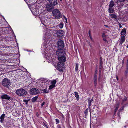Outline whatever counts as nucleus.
<instances>
[{
    "instance_id": "1",
    "label": "nucleus",
    "mask_w": 128,
    "mask_h": 128,
    "mask_svg": "<svg viewBox=\"0 0 128 128\" xmlns=\"http://www.w3.org/2000/svg\"><path fill=\"white\" fill-rule=\"evenodd\" d=\"M66 56L58 58L59 62L58 64V66L59 70L60 72H63V71L64 65V62H66Z\"/></svg>"
},
{
    "instance_id": "2",
    "label": "nucleus",
    "mask_w": 128,
    "mask_h": 128,
    "mask_svg": "<svg viewBox=\"0 0 128 128\" xmlns=\"http://www.w3.org/2000/svg\"><path fill=\"white\" fill-rule=\"evenodd\" d=\"M52 13L53 16L56 19H58L62 17V14L58 9L54 10L52 12Z\"/></svg>"
},
{
    "instance_id": "3",
    "label": "nucleus",
    "mask_w": 128,
    "mask_h": 128,
    "mask_svg": "<svg viewBox=\"0 0 128 128\" xmlns=\"http://www.w3.org/2000/svg\"><path fill=\"white\" fill-rule=\"evenodd\" d=\"M27 93V91L25 90L22 88L18 89L16 92V94L20 96H26Z\"/></svg>"
},
{
    "instance_id": "4",
    "label": "nucleus",
    "mask_w": 128,
    "mask_h": 128,
    "mask_svg": "<svg viewBox=\"0 0 128 128\" xmlns=\"http://www.w3.org/2000/svg\"><path fill=\"white\" fill-rule=\"evenodd\" d=\"M56 45L58 49L62 50L64 47V42L61 40H59L57 42Z\"/></svg>"
},
{
    "instance_id": "5",
    "label": "nucleus",
    "mask_w": 128,
    "mask_h": 128,
    "mask_svg": "<svg viewBox=\"0 0 128 128\" xmlns=\"http://www.w3.org/2000/svg\"><path fill=\"white\" fill-rule=\"evenodd\" d=\"M56 55L59 58L64 56H66V53L62 50L58 49L56 51Z\"/></svg>"
},
{
    "instance_id": "6",
    "label": "nucleus",
    "mask_w": 128,
    "mask_h": 128,
    "mask_svg": "<svg viewBox=\"0 0 128 128\" xmlns=\"http://www.w3.org/2000/svg\"><path fill=\"white\" fill-rule=\"evenodd\" d=\"M57 37L60 39H62L64 35V32L61 30H58L56 33Z\"/></svg>"
},
{
    "instance_id": "7",
    "label": "nucleus",
    "mask_w": 128,
    "mask_h": 128,
    "mask_svg": "<svg viewBox=\"0 0 128 128\" xmlns=\"http://www.w3.org/2000/svg\"><path fill=\"white\" fill-rule=\"evenodd\" d=\"M10 84V81L7 79L5 78L2 81V85L6 87H8Z\"/></svg>"
},
{
    "instance_id": "8",
    "label": "nucleus",
    "mask_w": 128,
    "mask_h": 128,
    "mask_svg": "<svg viewBox=\"0 0 128 128\" xmlns=\"http://www.w3.org/2000/svg\"><path fill=\"white\" fill-rule=\"evenodd\" d=\"M114 3L112 0H111L110 2L109 9V12L110 13H113V10L112 8L114 6Z\"/></svg>"
},
{
    "instance_id": "9",
    "label": "nucleus",
    "mask_w": 128,
    "mask_h": 128,
    "mask_svg": "<svg viewBox=\"0 0 128 128\" xmlns=\"http://www.w3.org/2000/svg\"><path fill=\"white\" fill-rule=\"evenodd\" d=\"M39 92V90L36 88H32L30 91V94L32 95L36 94H38Z\"/></svg>"
},
{
    "instance_id": "10",
    "label": "nucleus",
    "mask_w": 128,
    "mask_h": 128,
    "mask_svg": "<svg viewBox=\"0 0 128 128\" xmlns=\"http://www.w3.org/2000/svg\"><path fill=\"white\" fill-rule=\"evenodd\" d=\"M46 8L48 11L50 12L54 8V7L51 4H48L46 5Z\"/></svg>"
},
{
    "instance_id": "11",
    "label": "nucleus",
    "mask_w": 128,
    "mask_h": 128,
    "mask_svg": "<svg viewBox=\"0 0 128 128\" xmlns=\"http://www.w3.org/2000/svg\"><path fill=\"white\" fill-rule=\"evenodd\" d=\"M52 6H55L58 4L57 0H48Z\"/></svg>"
},
{
    "instance_id": "12",
    "label": "nucleus",
    "mask_w": 128,
    "mask_h": 128,
    "mask_svg": "<svg viewBox=\"0 0 128 128\" xmlns=\"http://www.w3.org/2000/svg\"><path fill=\"white\" fill-rule=\"evenodd\" d=\"M2 99H6L8 100H9L11 98L10 96L7 94H4L2 96Z\"/></svg>"
},
{
    "instance_id": "13",
    "label": "nucleus",
    "mask_w": 128,
    "mask_h": 128,
    "mask_svg": "<svg viewBox=\"0 0 128 128\" xmlns=\"http://www.w3.org/2000/svg\"><path fill=\"white\" fill-rule=\"evenodd\" d=\"M126 0H118L117 3L118 5H120L121 6H122L124 4L123 2H125Z\"/></svg>"
},
{
    "instance_id": "14",
    "label": "nucleus",
    "mask_w": 128,
    "mask_h": 128,
    "mask_svg": "<svg viewBox=\"0 0 128 128\" xmlns=\"http://www.w3.org/2000/svg\"><path fill=\"white\" fill-rule=\"evenodd\" d=\"M126 37L125 36H122L120 41V44H122L125 41Z\"/></svg>"
},
{
    "instance_id": "15",
    "label": "nucleus",
    "mask_w": 128,
    "mask_h": 128,
    "mask_svg": "<svg viewBox=\"0 0 128 128\" xmlns=\"http://www.w3.org/2000/svg\"><path fill=\"white\" fill-rule=\"evenodd\" d=\"M5 114H3L1 116L0 119V122L2 123H3L4 122Z\"/></svg>"
},
{
    "instance_id": "16",
    "label": "nucleus",
    "mask_w": 128,
    "mask_h": 128,
    "mask_svg": "<svg viewBox=\"0 0 128 128\" xmlns=\"http://www.w3.org/2000/svg\"><path fill=\"white\" fill-rule=\"evenodd\" d=\"M126 32V30L125 28H124L123 30H122L121 32V34L122 35L124 36L125 35Z\"/></svg>"
},
{
    "instance_id": "17",
    "label": "nucleus",
    "mask_w": 128,
    "mask_h": 128,
    "mask_svg": "<svg viewBox=\"0 0 128 128\" xmlns=\"http://www.w3.org/2000/svg\"><path fill=\"white\" fill-rule=\"evenodd\" d=\"M74 95L75 96V97L77 98V100H78L79 99V96L78 93L76 92H74Z\"/></svg>"
},
{
    "instance_id": "18",
    "label": "nucleus",
    "mask_w": 128,
    "mask_h": 128,
    "mask_svg": "<svg viewBox=\"0 0 128 128\" xmlns=\"http://www.w3.org/2000/svg\"><path fill=\"white\" fill-rule=\"evenodd\" d=\"M64 26V23H61L60 24L57 26V27L59 28L60 29L62 28Z\"/></svg>"
},
{
    "instance_id": "19",
    "label": "nucleus",
    "mask_w": 128,
    "mask_h": 128,
    "mask_svg": "<svg viewBox=\"0 0 128 128\" xmlns=\"http://www.w3.org/2000/svg\"><path fill=\"white\" fill-rule=\"evenodd\" d=\"M110 16L111 18H114L116 19L117 18V16L114 14H111L110 15Z\"/></svg>"
},
{
    "instance_id": "20",
    "label": "nucleus",
    "mask_w": 128,
    "mask_h": 128,
    "mask_svg": "<svg viewBox=\"0 0 128 128\" xmlns=\"http://www.w3.org/2000/svg\"><path fill=\"white\" fill-rule=\"evenodd\" d=\"M88 100V104H89V107L91 105L92 102L93 101V98H92L91 100L89 99Z\"/></svg>"
},
{
    "instance_id": "21",
    "label": "nucleus",
    "mask_w": 128,
    "mask_h": 128,
    "mask_svg": "<svg viewBox=\"0 0 128 128\" xmlns=\"http://www.w3.org/2000/svg\"><path fill=\"white\" fill-rule=\"evenodd\" d=\"M127 98L126 96H124V98H123L122 102V104H123L127 100Z\"/></svg>"
},
{
    "instance_id": "22",
    "label": "nucleus",
    "mask_w": 128,
    "mask_h": 128,
    "mask_svg": "<svg viewBox=\"0 0 128 128\" xmlns=\"http://www.w3.org/2000/svg\"><path fill=\"white\" fill-rule=\"evenodd\" d=\"M38 96H36L34 98H32V102H36L37 99H38Z\"/></svg>"
},
{
    "instance_id": "23",
    "label": "nucleus",
    "mask_w": 128,
    "mask_h": 128,
    "mask_svg": "<svg viewBox=\"0 0 128 128\" xmlns=\"http://www.w3.org/2000/svg\"><path fill=\"white\" fill-rule=\"evenodd\" d=\"M56 80H55L52 82H51V84L52 85L54 86H56Z\"/></svg>"
},
{
    "instance_id": "24",
    "label": "nucleus",
    "mask_w": 128,
    "mask_h": 128,
    "mask_svg": "<svg viewBox=\"0 0 128 128\" xmlns=\"http://www.w3.org/2000/svg\"><path fill=\"white\" fill-rule=\"evenodd\" d=\"M76 66L75 70L76 72H77L78 70V64L77 63H76Z\"/></svg>"
},
{
    "instance_id": "25",
    "label": "nucleus",
    "mask_w": 128,
    "mask_h": 128,
    "mask_svg": "<svg viewBox=\"0 0 128 128\" xmlns=\"http://www.w3.org/2000/svg\"><path fill=\"white\" fill-rule=\"evenodd\" d=\"M120 106V104H116V108L115 110V113H116L118 109V108Z\"/></svg>"
},
{
    "instance_id": "26",
    "label": "nucleus",
    "mask_w": 128,
    "mask_h": 128,
    "mask_svg": "<svg viewBox=\"0 0 128 128\" xmlns=\"http://www.w3.org/2000/svg\"><path fill=\"white\" fill-rule=\"evenodd\" d=\"M97 74H95L94 78V81H97Z\"/></svg>"
},
{
    "instance_id": "27",
    "label": "nucleus",
    "mask_w": 128,
    "mask_h": 128,
    "mask_svg": "<svg viewBox=\"0 0 128 128\" xmlns=\"http://www.w3.org/2000/svg\"><path fill=\"white\" fill-rule=\"evenodd\" d=\"M102 37L103 38V40L106 38L107 37L106 36L105 33H104L102 34Z\"/></svg>"
},
{
    "instance_id": "28",
    "label": "nucleus",
    "mask_w": 128,
    "mask_h": 128,
    "mask_svg": "<svg viewBox=\"0 0 128 128\" xmlns=\"http://www.w3.org/2000/svg\"><path fill=\"white\" fill-rule=\"evenodd\" d=\"M128 73V70H126V71L125 72V76L126 77H127V76Z\"/></svg>"
},
{
    "instance_id": "29",
    "label": "nucleus",
    "mask_w": 128,
    "mask_h": 128,
    "mask_svg": "<svg viewBox=\"0 0 128 128\" xmlns=\"http://www.w3.org/2000/svg\"><path fill=\"white\" fill-rule=\"evenodd\" d=\"M88 109H87L84 112V114L86 116H87L88 115Z\"/></svg>"
},
{
    "instance_id": "30",
    "label": "nucleus",
    "mask_w": 128,
    "mask_h": 128,
    "mask_svg": "<svg viewBox=\"0 0 128 128\" xmlns=\"http://www.w3.org/2000/svg\"><path fill=\"white\" fill-rule=\"evenodd\" d=\"M56 86H54L51 85L49 87V89L50 90H51L53 88H55Z\"/></svg>"
},
{
    "instance_id": "31",
    "label": "nucleus",
    "mask_w": 128,
    "mask_h": 128,
    "mask_svg": "<svg viewBox=\"0 0 128 128\" xmlns=\"http://www.w3.org/2000/svg\"><path fill=\"white\" fill-rule=\"evenodd\" d=\"M126 70H128V59L127 60L126 63Z\"/></svg>"
},
{
    "instance_id": "32",
    "label": "nucleus",
    "mask_w": 128,
    "mask_h": 128,
    "mask_svg": "<svg viewBox=\"0 0 128 128\" xmlns=\"http://www.w3.org/2000/svg\"><path fill=\"white\" fill-rule=\"evenodd\" d=\"M42 125L45 127L46 128L48 126L47 124L45 122H43V123Z\"/></svg>"
},
{
    "instance_id": "33",
    "label": "nucleus",
    "mask_w": 128,
    "mask_h": 128,
    "mask_svg": "<svg viewBox=\"0 0 128 128\" xmlns=\"http://www.w3.org/2000/svg\"><path fill=\"white\" fill-rule=\"evenodd\" d=\"M56 124H58L59 123L60 121H59V120L58 119H56Z\"/></svg>"
},
{
    "instance_id": "34",
    "label": "nucleus",
    "mask_w": 128,
    "mask_h": 128,
    "mask_svg": "<svg viewBox=\"0 0 128 128\" xmlns=\"http://www.w3.org/2000/svg\"><path fill=\"white\" fill-rule=\"evenodd\" d=\"M103 40L106 43H108V41L107 40L106 38L104 39Z\"/></svg>"
},
{
    "instance_id": "35",
    "label": "nucleus",
    "mask_w": 128,
    "mask_h": 128,
    "mask_svg": "<svg viewBox=\"0 0 128 128\" xmlns=\"http://www.w3.org/2000/svg\"><path fill=\"white\" fill-rule=\"evenodd\" d=\"M124 106L122 107L121 108V109L120 110L119 112H120L122 111L124 109Z\"/></svg>"
},
{
    "instance_id": "36",
    "label": "nucleus",
    "mask_w": 128,
    "mask_h": 128,
    "mask_svg": "<svg viewBox=\"0 0 128 128\" xmlns=\"http://www.w3.org/2000/svg\"><path fill=\"white\" fill-rule=\"evenodd\" d=\"M94 85L95 86V87H96V86L97 84V81H94Z\"/></svg>"
},
{
    "instance_id": "37",
    "label": "nucleus",
    "mask_w": 128,
    "mask_h": 128,
    "mask_svg": "<svg viewBox=\"0 0 128 128\" xmlns=\"http://www.w3.org/2000/svg\"><path fill=\"white\" fill-rule=\"evenodd\" d=\"M45 104V102H43L42 104L41 105V107L42 108L43 106Z\"/></svg>"
},
{
    "instance_id": "38",
    "label": "nucleus",
    "mask_w": 128,
    "mask_h": 128,
    "mask_svg": "<svg viewBox=\"0 0 128 128\" xmlns=\"http://www.w3.org/2000/svg\"><path fill=\"white\" fill-rule=\"evenodd\" d=\"M64 16V18L65 19V20H66V22L67 23L68 22H67V18H66V17L64 16Z\"/></svg>"
},
{
    "instance_id": "39",
    "label": "nucleus",
    "mask_w": 128,
    "mask_h": 128,
    "mask_svg": "<svg viewBox=\"0 0 128 128\" xmlns=\"http://www.w3.org/2000/svg\"><path fill=\"white\" fill-rule=\"evenodd\" d=\"M57 127L58 128H61V127L60 125H58L57 126Z\"/></svg>"
},
{
    "instance_id": "40",
    "label": "nucleus",
    "mask_w": 128,
    "mask_h": 128,
    "mask_svg": "<svg viewBox=\"0 0 128 128\" xmlns=\"http://www.w3.org/2000/svg\"><path fill=\"white\" fill-rule=\"evenodd\" d=\"M24 102L26 103V104H27L28 103V101L26 100H24Z\"/></svg>"
},
{
    "instance_id": "41",
    "label": "nucleus",
    "mask_w": 128,
    "mask_h": 128,
    "mask_svg": "<svg viewBox=\"0 0 128 128\" xmlns=\"http://www.w3.org/2000/svg\"><path fill=\"white\" fill-rule=\"evenodd\" d=\"M119 25L120 28H121L122 27V26L120 23H119Z\"/></svg>"
},
{
    "instance_id": "42",
    "label": "nucleus",
    "mask_w": 128,
    "mask_h": 128,
    "mask_svg": "<svg viewBox=\"0 0 128 128\" xmlns=\"http://www.w3.org/2000/svg\"><path fill=\"white\" fill-rule=\"evenodd\" d=\"M89 35L90 36H91V34H90V31L89 32Z\"/></svg>"
},
{
    "instance_id": "43",
    "label": "nucleus",
    "mask_w": 128,
    "mask_h": 128,
    "mask_svg": "<svg viewBox=\"0 0 128 128\" xmlns=\"http://www.w3.org/2000/svg\"><path fill=\"white\" fill-rule=\"evenodd\" d=\"M90 39L92 41L93 40H92V37L91 36H90Z\"/></svg>"
},
{
    "instance_id": "44",
    "label": "nucleus",
    "mask_w": 128,
    "mask_h": 128,
    "mask_svg": "<svg viewBox=\"0 0 128 128\" xmlns=\"http://www.w3.org/2000/svg\"><path fill=\"white\" fill-rule=\"evenodd\" d=\"M116 78L117 80H118V76H116Z\"/></svg>"
},
{
    "instance_id": "45",
    "label": "nucleus",
    "mask_w": 128,
    "mask_h": 128,
    "mask_svg": "<svg viewBox=\"0 0 128 128\" xmlns=\"http://www.w3.org/2000/svg\"><path fill=\"white\" fill-rule=\"evenodd\" d=\"M124 60H123L122 61V64H124Z\"/></svg>"
},
{
    "instance_id": "46",
    "label": "nucleus",
    "mask_w": 128,
    "mask_h": 128,
    "mask_svg": "<svg viewBox=\"0 0 128 128\" xmlns=\"http://www.w3.org/2000/svg\"><path fill=\"white\" fill-rule=\"evenodd\" d=\"M115 21H116L117 22H118V20L117 19H116L115 20Z\"/></svg>"
},
{
    "instance_id": "47",
    "label": "nucleus",
    "mask_w": 128,
    "mask_h": 128,
    "mask_svg": "<svg viewBox=\"0 0 128 128\" xmlns=\"http://www.w3.org/2000/svg\"><path fill=\"white\" fill-rule=\"evenodd\" d=\"M107 28H108V26H106V25H105V26Z\"/></svg>"
},
{
    "instance_id": "48",
    "label": "nucleus",
    "mask_w": 128,
    "mask_h": 128,
    "mask_svg": "<svg viewBox=\"0 0 128 128\" xmlns=\"http://www.w3.org/2000/svg\"><path fill=\"white\" fill-rule=\"evenodd\" d=\"M88 2H90V0H87Z\"/></svg>"
},
{
    "instance_id": "49",
    "label": "nucleus",
    "mask_w": 128,
    "mask_h": 128,
    "mask_svg": "<svg viewBox=\"0 0 128 128\" xmlns=\"http://www.w3.org/2000/svg\"><path fill=\"white\" fill-rule=\"evenodd\" d=\"M60 0V2H62V0Z\"/></svg>"
},
{
    "instance_id": "50",
    "label": "nucleus",
    "mask_w": 128,
    "mask_h": 128,
    "mask_svg": "<svg viewBox=\"0 0 128 128\" xmlns=\"http://www.w3.org/2000/svg\"><path fill=\"white\" fill-rule=\"evenodd\" d=\"M126 48H128V46H127Z\"/></svg>"
},
{
    "instance_id": "51",
    "label": "nucleus",
    "mask_w": 128,
    "mask_h": 128,
    "mask_svg": "<svg viewBox=\"0 0 128 128\" xmlns=\"http://www.w3.org/2000/svg\"><path fill=\"white\" fill-rule=\"evenodd\" d=\"M46 128H48V126L47 127H46Z\"/></svg>"
},
{
    "instance_id": "52",
    "label": "nucleus",
    "mask_w": 128,
    "mask_h": 128,
    "mask_svg": "<svg viewBox=\"0 0 128 128\" xmlns=\"http://www.w3.org/2000/svg\"><path fill=\"white\" fill-rule=\"evenodd\" d=\"M44 93H46V92H44Z\"/></svg>"
}]
</instances>
